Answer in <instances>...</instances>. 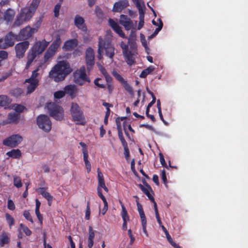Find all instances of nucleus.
I'll return each mask as SVG.
<instances>
[{"label": "nucleus", "mask_w": 248, "mask_h": 248, "mask_svg": "<svg viewBox=\"0 0 248 248\" xmlns=\"http://www.w3.org/2000/svg\"><path fill=\"white\" fill-rule=\"evenodd\" d=\"M15 15L14 11L11 9H7L4 14V20L7 22H11L13 19Z\"/></svg>", "instance_id": "27"}, {"label": "nucleus", "mask_w": 248, "mask_h": 248, "mask_svg": "<svg viewBox=\"0 0 248 248\" xmlns=\"http://www.w3.org/2000/svg\"><path fill=\"white\" fill-rule=\"evenodd\" d=\"M124 155L125 159L127 161H129L130 154H129V150L128 148V146H127V145L125 146H124Z\"/></svg>", "instance_id": "52"}, {"label": "nucleus", "mask_w": 248, "mask_h": 248, "mask_svg": "<svg viewBox=\"0 0 248 248\" xmlns=\"http://www.w3.org/2000/svg\"><path fill=\"white\" fill-rule=\"evenodd\" d=\"M100 81V79H99V78L96 79L94 81L95 85H96V86H97L98 87H99L100 88H104V85L100 83L99 82Z\"/></svg>", "instance_id": "59"}, {"label": "nucleus", "mask_w": 248, "mask_h": 248, "mask_svg": "<svg viewBox=\"0 0 248 248\" xmlns=\"http://www.w3.org/2000/svg\"><path fill=\"white\" fill-rule=\"evenodd\" d=\"M18 119V115L15 113H9L8 117V120L9 123L16 122Z\"/></svg>", "instance_id": "36"}, {"label": "nucleus", "mask_w": 248, "mask_h": 248, "mask_svg": "<svg viewBox=\"0 0 248 248\" xmlns=\"http://www.w3.org/2000/svg\"><path fill=\"white\" fill-rule=\"evenodd\" d=\"M5 218L7 223L9 225L10 228H11L12 226L15 223L14 218L8 213L5 214Z\"/></svg>", "instance_id": "39"}, {"label": "nucleus", "mask_w": 248, "mask_h": 248, "mask_svg": "<svg viewBox=\"0 0 248 248\" xmlns=\"http://www.w3.org/2000/svg\"><path fill=\"white\" fill-rule=\"evenodd\" d=\"M20 227L27 235H30L31 234V232L27 227L24 226L22 224H20Z\"/></svg>", "instance_id": "47"}, {"label": "nucleus", "mask_w": 248, "mask_h": 248, "mask_svg": "<svg viewBox=\"0 0 248 248\" xmlns=\"http://www.w3.org/2000/svg\"><path fill=\"white\" fill-rule=\"evenodd\" d=\"M61 8V4L58 3L55 5L54 9V15L56 17H58L59 15V11Z\"/></svg>", "instance_id": "55"}, {"label": "nucleus", "mask_w": 248, "mask_h": 248, "mask_svg": "<svg viewBox=\"0 0 248 248\" xmlns=\"http://www.w3.org/2000/svg\"><path fill=\"white\" fill-rule=\"evenodd\" d=\"M9 156L14 158H19L21 155V151L19 149H13L6 153Z\"/></svg>", "instance_id": "28"}, {"label": "nucleus", "mask_w": 248, "mask_h": 248, "mask_svg": "<svg viewBox=\"0 0 248 248\" xmlns=\"http://www.w3.org/2000/svg\"><path fill=\"white\" fill-rule=\"evenodd\" d=\"M106 51V54L109 58L112 59L114 54V48L111 45L108 41L105 42L102 38L99 37L98 42V58L99 60L101 59L102 55Z\"/></svg>", "instance_id": "4"}, {"label": "nucleus", "mask_w": 248, "mask_h": 248, "mask_svg": "<svg viewBox=\"0 0 248 248\" xmlns=\"http://www.w3.org/2000/svg\"><path fill=\"white\" fill-rule=\"evenodd\" d=\"M38 127L45 132H48L51 129V122L49 117L46 115H40L36 119Z\"/></svg>", "instance_id": "9"}, {"label": "nucleus", "mask_w": 248, "mask_h": 248, "mask_svg": "<svg viewBox=\"0 0 248 248\" xmlns=\"http://www.w3.org/2000/svg\"><path fill=\"white\" fill-rule=\"evenodd\" d=\"M15 41H19L18 35L10 32L5 36L4 40H3L2 44L0 45V48L5 49L12 46L14 45Z\"/></svg>", "instance_id": "13"}, {"label": "nucleus", "mask_w": 248, "mask_h": 248, "mask_svg": "<svg viewBox=\"0 0 248 248\" xmlns=\"http://www.w3.org/2000/svg\"><path fill=\"white\" fill-rule=\"evenodd\" d=\"M22 140V137L20 135L18 134L13 135L4 140L3 144L5 146L14 148L20 143Z\"/></svg>", "instance_id": "12"}, {"label": "nucleus", "mask_w": 248, "mask_h": 248, "mask_svg": "<svg viewBox=\"0 0 248 248\" xmlns=\"http://www.w3.org/2000/svg\"><path fill=\"white\" fill-rule=\"evenodd\" d=\"M69 68V65L66 61H60L51 69L49 73V77L55 82L61 81L70 72Z\"/></svg>", "instance_id": "1"}, {"label": "nucleus", "mask_w": 248, "mask_h": 248, "mask_svg": "<svg viewBox=\"0 0 248 248\" xmlns=\"http://www.w3.org/2000/svg\"><path fill=\"white\" fill-rule=\"evenodd\" d=\"M35 202H36V207H35V212H38V211H39V208H40V206L41 205V202L37 199L35 200Z\"/></svg>", "instance_id": "62"}, {"label": "nucleus", "mask_w": 248, "mask_h": 248, "mask_svg": "<svg viewBox=\"0 0 248 248\" xmlns=\"http://www.w3.org/2000/svg\"><path fill=\"white\" fill-rule=\"evenodd\" d=\"M128 5V2L127 0H120L114 4L112 11L114 12L120 13Z\"/></svg>", "instance_id": "18"}, {"label": "nucleus", "mask_w": 248, "mask_h": 248, "mask_svg": "<svg viewBox=\"0 0 248 248\" xmlns=\"http://www.w3.org/2000/svg\"><path fill=\"white\" fill-rule=\"evenodd\" d=\"M109 24L114 31L117 33L120 36L123 38L125 37L124 34L123 33L121 28L119 26L118 23L113 20L109 19L108 20Z\"/></svg>", "instance_id": "23"}, {"label": "nucleus", "mask_w": 248, "mask_h": 248, "mask_svg": "<svg viewBox=\"0 0 248 248\" xmlns=\"http://www.w3.org/2000/svg\"><path fill=\"white\" fill-rule=\"evenodd\" d=\"M14 185L17 188H20L22 186L21 179L19 177L14 176Z\"/></svg>", "instance_id": "37"}, {"label": "nucleus", "mask_w": 248, "mask_h": 248, "mask_svg": "<svg viewBox=\"0 0 248 248\" xmlns=\"http://www.w3.org/2000/svg\"><path fill=\"white\" fill-rule=\"evenodd\" d=\"M121 47L123 50V54H125V52H128V46L124 42L121 43Z\"/></svg>", "instance_id": "56"}, {"label": "nucleus", "mask_w": 248, "mask_h": 248, "mask_svg": "<svg viewBox=\"0 0 248 248\" xmlns=\"http://www.w3.org/2000/svg\"><path fill=\"white\" fill-rule=\"evenodd\" d=\"M141 223L142 231H143L144 233L145 234V235L147 237H148V233L147 229H146L147 221H142V222H141Z\"/></svg>", "instance_id": "54"}, {"label": "nucleus", "mask_w": 248, "mask_h": 248, "mask_svg": "<svg viewBox=\"0 0 248 248\" xmlns=\"http://www.w3.org/2000/svg\"><path fill=\"white\" fill-rule=\"evenodd\" d=\"M8 208L10 210H14L15 209V204L12 200L9 199L8 200Z\"/></svg>", "instance_id": "53"}, {"label": "nucleus", "mask_w": 248, "mask_h": 248, "mask_svg": "<svg viewBox=\"0 0 248 248\" xmlns=\"http://www.w3.org/2000/svg\"><path fill=\"white\" fill-rule=\"evenodd\" d=\"M41 0H32L31 5L29 7H27L28 9L31 11L33 13H35Z\"/></svg>", "instance_id": "32"}, {"label": "nucleus", "mask_w": 248, "mask_h": 248, "mask_svg": "<svg viewBox=\"0 0 248 248\" xmlns=\"http://www.w3.org/2000/svg\"><path fill=\"white\" fill-rule=\"evenodd\" d=\"M140 188L141 189V190L143 192V193L145 194H146L147 195V196L148 197V198L151 201H154V199L153 197L150 194L149 189L148 188L144 187V186H143L141 185H140Z\"/></svg>", "instance_id": "35"}, {"label": "nucleus", "mask_w": 248, "mask_h": 248, "mask_svg": "<svg viewBox=\"0 0 248 248\" xmlns=\"http://www.w3.org/2000/svg\"><path fill=\"white\" fill-rule=\"evenodd\" d=\"M137 207H138V211L139 213L140 219H141V222L146 221V218L144 214V212L142 208V205L139 203V202H137Z\"/></svg>", "instance_id": "31"}, {"label": "nucleus", "mask_w": 248, "mask_h": 248, "mask_svg": "<svg viewBox=\"0 0 248 248\" xmlns=\"http://www.w3.org/2000/svg\"><path fill=\"white\" fill-rule=\"evenodd\" d=\"M74 81L79 85H83L85 81L90 82V80L86 74L85 68L84 66L74 72Z\"/></svg>", "instance_id": "10"}, {"label": "nucleus", "mask_w": 248, "mask_h": 248, "mask_svg": "<svg viewBox=\"0 0 248 248\" xmlns=\"http://www.w3.org/2000/svg\"><path fill=\"white\" fill-rule=\"evenodd\" d=\"M64 90H65V93L68 94L72 98L76 96L78 93V88L75 85L66 86Z\"/></svg>", "instance_id": "22"}, {"label": "nucleus", "mask_w": 248, "mask_h": 248, "mask_svg": "<svg viewBox=\"0 0 248 248\" xmlns=\"http://www.w3.org/2000/svg\"><path fill=\"white\" fill-rule=\"evenodd\" d=\"M94 235H95L94 231L93 229V228L91 226H89L88 238L94 239Z\"/></svg>", "instance_id": "50"}, {"label": "nucleus", "mask_w": 248, "mask_h": 248, "mask_svg": "<svg viewBox=\"0 0 248 248\" xmlns=\"http://www.w3.org/2000/svg\"><path fill=\"white\" fill-rule=\"evenodd\" d=\"M93 245V239L88 238V247L92 248Z\"/></svg>", "instance_id": "64"}, {"label": "nucleus", "mask_w": 248, "mask_h": 248, "mask_svg": "<svg viewBox=\"0 0 248 248\" xmlns=\"http://www.w3.org/2000/svg\"><path fill=\"white\" fill-rule=\"evenodd\" d=\"M74 24L77 28L83 32L87 31L84 18L79 15H77L74 17Z\"/></svg>", "instance_id": "17"}, {"label": "nucleus", "mask_w": 248, "mask_h": 248, "mask_svg": "<svg viewBox=\"0 0 248 248\" xmlns=\"http://www.w3.org/2000/svg\"><path fill=\"white\" fill-rule=\"evenodd\" d=\"M13 108L17 112H22L25 109V107L22 105L15 104L13 106Z\"/></svg>", "instance_id": "40"}, {"label": "nucleus", "mask_w": 248, "mask_h": 248, "mask_svg": "<svg viewBox=\"0 0 248 248\" xmlns=\"http://www.w3.org/2000/svg\"><path fill=\"white\" fill-rule=\"evenodd\" d=\"M49 44L45 40L36 42L31 47V49L37 55L41 54L48 46Z\"/></svg>", "instance_id": "15"}, {"label": "nucleus", "mask_w": 248, "mask_h": 248, "mask_svg": "<svg viewBox=\"0 0 248 248\" xmlns=\"http://www.w3.org/2000/svg\"><path fill=\"white\" fill-rule=\"evenodd\" d=\"M80 145L82 147V151L83 156L88 155V152L86 145L84 142H80Z\"/></svg>", "instance_id": "48"}, {"label": "nucleus", "mask_w": 248, "mask_h": 248, "mask_svg": "<svg viewBox=\"0 0 248 248\" xmlns=\"http://www.w3.org/2000/svg\"><path fill=\"white\" fill-rule=\"evenodd\" d=\"M35 214L36 215V216L38 219V220L40 221V223L41 224L43 223V217L41 215V214L40 213L39 211H38V212H35Z\"/></svg>", "instance_id": "61"}, {"label": "nucleus", "mask_w": 248, "mask_h": 248, "mask_svg": "<svg viewBox=\"0 0 248 248\" xmlns=\"http://www.w3.org/2000/svg\"><path fill=\"white\" fill-rule=\"evenodd\" d=\"M83 159L85 162L87 172L89 173L91 170V165L88 160V155L83 156Z\"/></svg>", "instance_id": "38"}, {"label": "nucleus", "mask_w": 248, "mask_h": 248, "mask_svg": "<svg viewBox=\"0 0 248 248\" xmlns=\"http://www.w3.org/2000/svg\"><path fill=\"white\" fill-rule=\"evenodd\" d=\"M112 74L113 76L121 83L122 84L125 80L124 79L119 75L116 71H113L112 72Z\"/></svg>", "instance_id": "41"}, {"label": "nucleus", "mask_w": 248, "mask_h": 248, "mask_svg": "<svg viewBox=\"0 0 248 248\" xmlns=\"http://www.w3.org/2000/svg\"><path fill=\"white\" fill-rule=\"evenodd\" d=\"M160 161L162 166L166 165V162L163 155L161 153H159Z\"/></svg>", "instance_id": "60"}, {"label": "nucleus", "mask_w": 248, "mask_h": 248, "mask_svg": "<svg viewBox=\"0 0 248 248\" xmlns=\"http://www.w3.org/2000/svg\"><path fill=\"white\" fill-rule=\"evenodd\" d=\"M90 209L89 205L88 204L86 208V214H85V218L87 220H89L90 219Z\"/></svg>", "instance_id": "58"}, {"label": "nucleus", "mask_w": 248, "mask_h": 248, "mask_svg": "<svg viewBox=\"0 0 248 248\" xmlns=\"http://www.w3.org/2000/svg\"><path fill=\"white\" fill-rule=\"evenodd\" d=\"M9 243V237L7 234L3 232L1 234L0 237V246L1 247L4 246L5 244H7Z\"/></svg>", "instance_id": "33"}, {"label": "nucleus", "mask_w": 248, "mask_h": 248, "mask_svg": "<svg viewBox=\"0 0 248 248\" xmlns=\"http://www.w3.org/2000/svg\"><path fill=\"white\" fill-rule=\"evenodd\" d=\"M41 25V21H38L34 25L33 28L27 26L22 29L18 35L19 40H26L31 37L34 33L36 32Z\"/></svg>", "instance_id": "7"}, {"label": "nucleus", "mask_w": 248, "mask_h": 248, "mask_svg": "<svg viewBox=\"0 0 248 248\" xmlns=\"http://www.w3.org/2000/svg\"><path fill=\"white\" fill-rule=\"evenodd\" d=\"M44 63H41L38 65L37 68L32 71L31 77L29 78L32 80H34L39 83V79L37 77L40 74L43 73V70L42 69Z\"/></svg>", "instance_id": "24"}, {"label": "nucleus", "mask_w": 248, "mask_h": 248, "mask_svg": "<svg viewBox=\"0 0 248 248\" xmlns=\"http://www.w3.org/2000/svg\"><path fill=\"white\" fill-rule=\"evenodd\" d=\"M29 42L28 41H25L16 45L15 49L16 58L18 59L23 58L26 50L29 46Z\"/></svg>", "instance_id": "14"}, {"label": "nucleus", "mask_w": 248, "mask_h": 248, "mask_svg": "<svg viewBox=\"0 0 248 248\" xmlns=\"http://www.w3.org/2000/svg\"><path fill=\"white\" fill-rule=\"evenodd\" d=\"M118 136L123 147L127 146V144L123 137V132L122 130H119V131H118Z\"/></svg>", "instance_id": "46"}, {"label": "nucleus", "mask_w": 248, "mask_h": 248, "mask_svg": "<svg viewBox=\"0 0 248 248\" xmlns=\"http://www.w3.org/2000/svg\"><path fill=\"white\" fill-rule=\"evenodd\" d=\"M155 69V68L153 66H150L147 68L144 69L142 71L141 74L140 75V78H145L146 76L150 74L152 72H153Z\"/></svg>", "instance_id": "34"}, {"label": "nucleus", "mask_w": 248, "mask_h": 248, "mask_svg": "<svg viewBox=\"0 0 248 248\" xmlns=\"http://www.w3.org/2000/svg\"><path fill=\"white\" fill-rule=\"evenodd\" d=\"M65 94V90L64 91H59L57 92H56L54 93V96L55 98L57 99H60L62 97H63Z\"/></svg>", "instance_id": "44"}, {"label": "nucleus", "mask_w": 248, "mask_h": 248, "mask_svg": "<svg viewBox=\"0 0 248 248\" xmlns=\"http://www.w3.org/2000/svg\"><path fill=\"white\" fill-rule=\"evenodd\" d=\"M132 1L136 4L139 10L140 21L138 29L140 30L142 28L144 25V12L146 7L142 0H132Z\"/></svg>", "instance_id": "11"}, {"label": "nucleus", "mask_w": 248, "mask_h": 248, "mask_svg": "<svg viewBox=\"0 0 248 248\" xmlns=\"http://www.w3.org/2000/svg\"><path fill=\"white\" fill-rule=\"evenodd\" d=\"M121 205L122 211L121 213L122 217L123 218V221H128L129 219V216L128 215L127 211L124 205V204L121 202V201H119Z\"/></svg>", "instance_id": "29"}, {"label": "nucleus", "mask_w": 248, "mask_h": 248, "mask_svg": "<svg viewBox=\"0 0 248 248\" xmlns=\"http://www.w3.org/2000/svg\"><path fill=\"white\" fill-rule=\"evenodd\" d=\"M8 52L6 51H0V58L2 59H6L8 58Z\"/></svg>", "instance_id": "57"}, {"label": "nucleus", "mask_w": 248, "mask_h": 248, "mask_svg": "<svg viewBox=\"0 0 248 248\" xmlns=\"http://www.w3.org/2000/svg\"><path fill=\"white\" fill-rule=\"evenodd\" d=\"M98 66L99 70H100L101 72L104 76H105L106 74H108L105 69L102 65L99 64Z\"/></svg>", "instance_id": "63"}, {"label": "nucleus", "mask_w": 248, "mask_h": 248, "mask_svg": "<svg viewBox=\"0 0 248 248\" xmlns=\"http://www.w3.org/2000/svg\"><path fill=\"white\" fill-rule=\"evenodd\" d=\"M34 14V13L28 9L27 7L21 9L19 14L16 16L13 26H20L27 22L31 19Z\"/></svg>", "instance_id": "5"}, {"label": "nucleus", "mask_w": 248, "mask_h": 248, "mask_svg": "<svg viewBox=\"0 0 248 248\" xmlns=\"http://www.w3.org/2000/svg\"><path fill=\"white\" fill-rule=\"evenodd\" d=\"M25 84L27 88V93L30 94L32 93L38 85V82L32 80L30 79H27L25 81Z\"/></svg>", "instance_id": "19"}, {"label": "nucleus", "mask_w": 248, "mask_h": 248, "mask_svg": "<svg viewBox=\"0 0 248 248\" xmlns=\"http://www.w3.org/2000/svg\"><path fill=\"white\" fill-rule=\"evenodd\" d=\"M72 121L77 124L84 125L86 123L85 118L82 110L76 103H72L70 109Z\"/></svg>", "instance_id": "2"}, {"label": "nucleus", "mask_w": 248, "mask_h": 248, "mask_svg": "<svg viewBox=\"0 0 248 248\" xmlns=\"http://www.w3.org/2000/svg\"><path fill=\"white\" fill-rule=\"evenodd\" d=\"M87 68L90 70L94 64V55L93 49L88 47L86 51L85 57Z\"/></svg>", "instance_id": "16"}, {"label": "nucleus", "mask_w": 248, "mask_h": 248, "mask_svg": "<svg viewBox=\"0 0 248 248\" xmlns=\"http://www.w3.org/2000/svg\"><path fill=\"white\" fill-rule=\"evenodd\" d=\"M62 41L60 35H57L55 40L52 43L44 55V62H47L49 59L55 55L58 48L61 44Z\"/></svg>", "instance_id": "8"}, {"label": "nucleus", "mask_w": 248, "mask_h": 248, "mask_svg": "<svg viewBox=\"0 0 248 248\" xmlns=\"http://www.w3.org/2000/svg\"><path fill=\"white\" fill-rule=\"evenodd\" d=\"M122 84L123 85L125 90H126L130 94H133V91L132 87L128 83H127L126 80L124 81V82H123Z\"/></svg>", "instance_id": "42"}, {"label": "nucleus", "mask_w": 248, "mask_h": 248, "mask_svg": "<svg viewBox=\"0 0 248 248\" xmlns=\"http://www.w3.org/2000/svg\"><path fill=\"white\" fill-rule=\"evenodd\" d=\"M49 115L57 120H62L64 117V111L62 108L54 103H49L47 105Z\"/></svg>", "instance_id": "6"}, {"label": "nucleus", "mask_w": 248, "mask_h": 248, "mask_svg": "<svg viewBox=\"0 0 248 248\" xmlns=\"http://www.w3.org/2000/svg\"><path fill=\"white\" fill-rule=\"evenodd\" d=\"M136 54V52L134 49H132L131 51H128L127 52H125L124 55L128 64L131 65L134 63Z\"/></svg>", "instance_id": "21"}, {"label": "nucleus", "mask_w": 248, "mask_h": 248, "mask_svg": "<svg viewBox=\"0 0 248 248\" xmlns=\"http://www.w3.org/2000/svg\"><path fill=\"white\" fill-rule=\"evenodd\" d=\"M78 45V40L76 39L66 41L63 46V48L66 50H70L74 48Z\"/></svg>", "instance_id": "25"}, {"label": "nucleus", "mask_w": 248, "mask_h": 248, "mask_svg": "<svg viewBox=\"0 0 248 248\" xmlns=\"http://www.w3.org/2000/svg\"><path fill=\"white\" fill-rule=\"evenodd\" d=\"M97 178H98V186L97 187V194L98 196L101 199L104 203V207L101 210V213L103 215H104L108 209V203L106 199L103 196L102 193V187L105 186V183L104 178V176L102 173L97 170Z\"/></svg>", "instance_id": "3"}, {"label": "nucleus", "mask_w": 248, "mask_h": 248, "mask_svg": "<svg viewBox=\"0 0 248 248\" xmlns=\"http://www.w3.org/2000/svg\"><path fill=\"white\" fill-rule=\"evenodd\" d=\"M120 23L126 30H129L132 26V23L130 19L124 15L120 16Z\"/></svg>", "instance_id": "20"}, {"label": "nucleus", "mask_w": 248, "mask_h": 248, "mask_svg": "<svg viewBox=\"0 0 248 248\" xmlns=\"http://www.w3.org/2000/svg\"><path fill=\"white\" fill-rule=\"evenodd\" d=\"M43 196L46 198L48 201V204L50 206L53 200V197L48 193L46 192Z\"/></svg>", "instance_id": "45"}, {"label": "nucleus", "mask_w": 248, "mask_h": 248, "mask_svg": "<svg viewBox=\"0 0 248 248\" xmlns=\"http://www.w3.org/2000/svg\"><path fill=\"white\" fill-rule=\"evenodd\" d=\"M23 216L26 219L33 223L32 218L28 211H25L23 213Z\"/></svg>", "instance_id": "49"}, {"label": "nucleus", "mask_w": 248, "mask_h": 248, "mask_svg": "<svg viewBox=\"0 0 248 248\" xmlns=\"http://www.w3.org/2000/svg\"><path fill=\"white\" fill-rule=\"evenodd\" d=\"M161 227L162 230L163 231V232H165L168 241L169 242V243L170 244L171 243H172L173 242L170 235L169 234L168 231L167 230L166 228L163 225H161Z\"/></svg>", "instance_id": "43"}, {"label": "nucleus", "mask_w": 248, "mask_h": 248, "mask_svg": "<svg viewBox=\"0 0 248 248\" xmlns=\"http://www.w3.org/2000/svg\"><path fill=\"white\" fill-rule=\"evenodd\" d=\"M38 55L32 51L31 49L29 51L27 56V63L26 64L25 69H28L31 66L36 57Z\"/></svg>", "instance_id": "26"}, {"label": "nucleus", "mask_w": 248, "mask_h": 248, "mask_svg": "<svg viewBox=\"0 0 248 248\" xmlns=\"http://www.w3.org/2000/svg\"><path fill=\"white\" fill-rule=\"evenodd\" d=\"M11 99L5 95H0V106H5L11 103Z\"/></svg>", "instance_id": "30"}, {"label": "nucleus", "mask_w": 248, "mask_h": 248, "mask_svg": "<svg viewBox=\"0 0 248 248\" xmlns=\"http://www.w3.org/2000/svg\"><path fill=\"white\" fill-rule=\"evenodd\" d=\"M158 21L159 22V26L157 28H156L155 29L154 33L152 35V36H154L156 35L162 28V27H163L162 22L161 21L160 19H158Z\"/></svg>", "instance_id": "51"}]
</instances>
